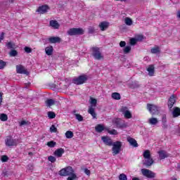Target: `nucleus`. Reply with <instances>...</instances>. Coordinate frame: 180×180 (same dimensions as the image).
<instances>
[{
  "label": "nucleus",
  "instance_id": "2f4dec72",
  "mask_svg": "<svg viewBox=\"0 0 180 180\" xmlns=\"http://www.w3.org/2000/svg\"><path fill=\"white\" fill-rule=\"evenodd\" d=\"M66 139H72L74 137V132L71 131H68L65 132Z\"/></svg>",
  "mask_w": 180,
  "mask_h": 180
},
{
  "label": "nucleus",
  "instance_id": "bf43d9fd",
  "mask_svg": "<svg viewBox=\"0 0 180 180\" xmlns=\"http://www.w3.org/2000/svg\"><path fill=\"white\" fill-rule=\"evenodd\" d=\"M162 127H163V129H167L168 124H167V123H163Z\"/></svg>",
  "mask_w": 180,
  "mask_h": 180
},
{
  "label": "nucleus",
  "instance_id": "f8f14e48",
  "mask_svg": "<svg viewBox=\"0 0 180 180\" xmlns=\"http://www.w3.org/2000/svg\"><path fill=\"white\" fill-rule=\"evenodd\" d=\"M120 112L123 113L125 119H131V112H129V108L127 107L122 106L120 108Z\"/></svg>",
  "mask_w": 180,
  "mask_h": 180
},
{
  "label": "nucleus",
  "instance_id": "c03bdc74",
  "mask_svg": "<svg viewBox=\"0 0 180 180\" xmlns=\"http://www.w3.org/2000/svg\"><path fill=\"white\" fill-rule=\"evenodd\" d=\"M120 180H127V176L124 174H120L119 176Z\"/></svg>",
  "mask_w": 180,
  "mask_h": 180
},
{
  "label": "nucleus",
  "instance_id": "f3484780",
  "mask_svg": "<svg viewBox=\"0 0 180 180\" xmlns=\"http://www.w3.org/2000/svg\"><path fill=\"white\" fill-rule=\"evenodd\" d=\"M48 41L52 44H56V43H60L61 38L58 37H50L48 38Z\"/></svg>",
  "mask_w": 180,
  "mask_h": 180
},
{
  "label": "nucleus",
  "instance_id": "e433bc0d",
  "mask_svg": "<svg viewBox=\"0 0 180 180\" xmlns=\"http://www.w3.org/2000/svg\"><path fill=\"white\" fill-rule=\"evenodd\" d=\"M149 123L150 124H157V123H158V120L155 117L150 118Z\"/></svg>",
  "mask_w": 180,
  "mask_h": 180
},
{
  "label": "nucleus",
  "instance_id": "49530a36",
  "mask_svg": "<svg viewBox=\"0 0 180 180\" xmlns=\"http://www.w3.org/2000/svg\"><path fill=\"white\" fill-rule=\"evenodd\" d=\"M48 160L50 161V162L53 163V162H56V161H57V159L54 156H49L48 158Z\"/></svg>",
  "mask_w": 180,
  "mask_h": 180
},
{
  "label": "nucleus",
  "instance_id": "5fc2aeb1",
  "mask_svg": "<svg viewBox=\"0 0 180 180\" xmlns=\"http://www.w3.org/2000/svg\"><path fill=\"white\" fill-rule=\"evenodd\" d=\"M25 124H27V122L25 120H22L20 122V126H25Z\"/></svg>",
  "mask_w": 180,
  "mask_h": 180
},
{
  "label": "nucleus",
  "instance_id": "a18cd8bd",
  "mask_svg": "<svg viewBox=\"0 0 180 180\" xmlns=\"http://www.w3.org/2000/svg\"><path fill=\"white\" fill-rule=\"evenodd\" d=\"M1 160L2 162H7V161L9 160V158L7 155H2Z\"/></svg>",
  "mask_w": 180,
  "mask_h": 180
},
{
  "label": "nucleus",
  "instance_id": "7c9ffc66",
  "mask_svg": "<svg viewBox=\"0 0 180 180\" xmlns=\"http://www.w3.org/2000/svg\"><path fill=\"white\" fill-rule=\"evenodd\" d=\"M124 23L127 25V26H131L133 25V20L129 17H127L124 18Z\"/></svg>",
  "mask_w": 180,
  "mask_h": 180
},
{
  "label": "nucleus",
  "instance_id": "09e8293b",
  "mask_svg": "<svg viewBox=\"0 0 180 180\" xmlns=\"http://www.w3.org/2000/svg\"><path fill=\"white\" fill-rule=\"evenodd\" d=\"M25 53H32V49L29 46H25Z\"/></svg>",
  "mask_w": 180,
  "mask_h": 180
},
{
  "label": "nucleus",
  "instance_id": "ddd939ff",
  "mask_svg": "<svg viewBox=\"0 0 180 180\" xmlns=\"http://www.w3.org/2000/svg\"><path fill=\"white\" fill-rule=\"evenodd\" d=\"M174 103H176V97L173 94L169 98L168 100L167 105L169 109H172V108H174Z\"/></svg>",
  "mask_w": 180,
  "mask_h": 180
},
{
  "label": "nucleus",
  "instance_id": "69168bd1",
  "mask_svg": "<svg viewBox=\"0 0 180 180\" xmlns=\"http://www.w3.org/2000/svg\"><path fill=\"white\" fill-rule=\"evenodd\" d=\"M121 47H124V46H121Z\"/></svg>",
  "mask_w": 180,
  "mask_h": 180
},
{
  "label": "nucleus",
  "instance_id": "6e6d98bb",
  "mask_svg": "<svg viewBox=\"0 0 180 180\" xmlns=\"http://www.w3.org/2000/svg\"><path fill=\"white\" fill-rule=\"evenodd\" d=\"M94 32H95V29L92 27H89V33H94Z\"/></svg>",
  "mask_w": 180,
  "mask_h": 180
},
{
  "label": "nucleus",
  "instance_id": "052dcab7",
  "mask_svg": "<svg viewBox=\"0 0 180 180\" xmlns=\"http://www.w3.org/2000/svg\"><path fill=\"white\" fill-rule=\"evenodd\" d=\"M177 18L180 19V10L177 11Z\"/></svg>",
  "mask_w": 180,
  "mask_h": 180
},
{
  "label": "nucleus",
  "instance_id": "4c0bfd02",
  "mask_svg": "<svg viewBox=\"0 0 180 180\" xmlns=\"http://www.w3.org/2000/svg\"><path fill=\"white\" fill-rule=\"evenodd\" d=\"M48 117L49 119H55L56 118V112L53 111L48 112Z\"/></svg>",
  "mask_w": 180,
  "mask_h": 180
},
{
  "label": "nucleus",
  "instance_id": "58836bf2",
  "mask_svg": "<svg viewBox=\"0 0 180 180\" xmlns=\"http://www.w3.org/2000/svg\"><path fill=\"white\" fill-rule=\"evenodd\" d=\"M10 56L11 57H16V56H18V51L15 50V49H12L10 53Z\"/></svg>",
  "mask_w": 180,
  "mask_h": 180
},
{
  "label": "nucleus",
  "instance_id": "b1692460",
  "mask_svg": "<svg viewBox=\"0 0 180 180\" xmlns=\"http://www.w3.org/2000/svg\"><path fill=\"white\" fill-rule=\"evenodd\" d=\"M173 117H178L180 116V108L174 107L172 111Z\"/></svg>",
  "mask_w": 180,
  "mask_h": 180
},
{
  "label": "nucleus",
  "instance_id": "4d7b16f0",
  "mask_svg": "<svg viewBox=\"0 0 180 180\" xmlns=\"http://www.w3.org/2000/svg\"><path fill=\"white\" fill-rule=\"evenodd\" d=\"M6 46H15V42L11 41L6 44Z\"/></svg>",
  "mask_w": 180,
  "mask_h": 180
},
{
  "label": "nucleus",
  "instance_id": "864d4df0",
  "mask_svg": "<svg viewBox=\"0 0 180 180\" xmlns=\"http://www.w3.org/2000/svg\"><path fill=\"white\" fill-rule=\"evenodd\" d=\"M2 95H4V94L0 91V106L2 105V101H4V98H2Z\"/></svg>",
  "mask_w": 180,
  "mask_h": 180
},
{
  "label": "nucleus",
  "instance_id": "de8ad7c7",
  "mask_svg": "<svg viewBox=\"0 0 180 180\" xmlns=\"http://www.w3.org/2000/svg\"><path fill=\"white\" fill-rule=\"evenodd\" d=\"M75 179H77V174H75V173L73 174H70V176L67 179V180H75Z\"/></svg>",
  "mask_w": 180,
  "mask_h": 180
},
{
  "label": "nucleus",
  "instance_id": "1a4fd4ad",
  "mask_svg": "<svg viewBox=\"0 0 180 180\" xmlns=\"http://www.w3.org/2000/svg\"><path fill=\"white\" fill-rule=\"evenodd\" d=\"M5 144L6 147H16L18 146V140L13 139L11 136H8L5 139Z\"/></svg>",
  "mask_w": 180,
  "mask_h": 180
},
{
  "label": "nucleus",
  "instance_id": "a878e982",
  "mask_svg": "<svg viewBox=\"0 0 180 180\" xmlns=\"http://www.w3.org/2000/svg\"><path fill=\"white\" fill-rule=\"evenodd\" d=\"M150 53H152V54H160V53H161V49L160 46H155L151 49Z\"/></svg>",
  "mask_w": 180,
  "mask_h": 180
},
{
  "label": "nucleus",
  "instance_id": "ea45409f",
  "mask_svg": "<svg viewBox=\"0 0 180 180\" xmlns=\"http://www.w3.org/2000/svg\"><path fill=\"white\" fill-rule=\"evenodd\" d=\"M75 116L78 122H82L84 120V117L80 114H75Z\"/></svg>",
  "mask_w": 180,
  "mask_h": 180
},
{
  "label": "nucleus",
  "instance_id": "aec40b11",
  "mask_svg": "<svg viewBox=\"0 0 180 180\" xmlns=\"http://www.w3.org/2000/svg\"><path fill=\"white\" fill-rule=\"evenodd\" d=\"M65 150L64 148H60L54 151V155L56 157H58V158H60V157H63V155L64 154Z\"/></svg>",
  "mask_w": 180,
  "mask_h": 180
},
{
  "label": "nucleus",
  "instance_id": "f03ea898",
  "mask_svg": "<svg viewBox=\"0 0 180 180\" xmlns=\"http://www.w3.org/2000/svg\"><path fill=\"white\" fill-rule=\"evenodd\" d=\"M74 174H75V171H74V169H72V167L71 166L63 168L58 172V174L60 175V176H70Z\"/></svg>",
  "mask_w": 180,
  "mask_h": 180
},
{
  "label": "nucleus",
  "instance_id": "72a5a7b5",
  "mask_svg": "<svg viewBox=\"0 0 180 180\" xmlns=\"http://www.w3.org/2000/svg\"><path fill=\"white\" fill-rule=\"evenodd\" d=\"M0 120H1V122H6V120H8V115L1 113L0 115Z\"/></svg>",
  "mask_w": 180,
  "mask_h": 180
},
{
  "label": "nucleus",
  "instance_id": "dca6fc26",
  "mask_svg": "<svg viewBox=\"0 0 180 180\" xmlns=\"http://www.w3.org/2000/svg\"><path fill=\"white\" fill-rule=\"evenodd\" d=\"M98 27L100 30H101V32H105V30H106L108 27H109V22L106 21H103L99 23Z\"/></svg>",
  "mask_w": 180,
  "mask_h": 180
},
{
  "label": "nucleus",
  "instance_id": "a19ab883",
  "mask_svg": "<svg viewBox=\"0 0 180 180\" xmlns=\"http://www.w3.org/2000/svg\"><path fill=\"white\" fill-rule=\"evenodd\" d=\"M6 67V62L0 60V70H4Z\"/></svg>",
  "mask_w": 180,
  "mask_h": 180
},
{
  "label": "nucleus",
  "instance_id": "412c9836",
  "mask_svg": "<svg viewBox=\"0 0 180 180\" xmlns=\"http://www.w3.org/2000/svg\"><path fill=\"white\" fill-rule=\"evenodd\" d=\"M147 71L148 72V75L150 77H154V74L155 72V70L153 65H150L147 68Z\"/></svg>",
  "mask_w": 180,
  "mask_h": 180
},
{
  "label": "nucleus",
  "instance_id": "4468645a",
  "mask_svg": "<svg viewBox=\"0 0 180 180\" xmlns=\"http://www.w3.org/2000/svg\"><path fill=\"white\" fill-rule=\"evenodd\" d=\"M101 140L105 146H108L109 147L113 146V141H112V139L109 136H102Z\"/></svg>",
  "mask_w": 180,
  "mask_h": 180
},
{
  "label": "nucleus",
  "instance_id": "9d476101",
  "mask_svg": "<svg viewBox=\"0 0 180 180\" xmlns=\"http://www.w3.org/2000/svg\"><path fill=\"white\" fill-rule=\"evenodd\" d=\"M141 172L146 178H155V173L148 169H142Z\"/></svg>",
  "mask_w": 180,
  "mask_h": 180
},
{
  "label": "nucleus",
  "instance_id": "39448f33",
  "mask_svg": "<svg viewBox=\"0 0 180 180\" xmlns=\"http://www.w3.org/2000/svg\"><path fill=\"white\" fill-rule=\"evenodd\" d=\"M146 40V37L143 34H136L134 37H132L129 39V43L131 46H134L137 44V43H140Z\"/></svg>",
  "mask_w": 180,
  "mask_h": 180
},
{
  "label": "nucleus",
  "instance_id": "cd10ccee",
  "mask_svg": "<svg viewBox=\"0 0 180 180\" xmlns=\"http://www.w3.org/2000/svg\"><path fill=\"white\" fill-rule=\"evenodd\" d=\"M88 112L92 116L93 119H96V112H95V108L90 107Z\"/></svg>",
  "mask_w": 180,
  "mask_h": 180
},
{
  "label": "nucleus",
  "instance_id": "bb28decb",
  "mask_svg": "<svg viewBox=\"0 0 180 180\" xmlns=\"http://www.w3.org/2000/svg\"><path fill=\"white\" fill-rule=\"evenodd\" d=\"M95 130L97 131V133H102L103 130H105V127L101 124H98L96 126Z\"/></svg>",
  "mask_w": 180,
  "mask_h": 180
},
{
  "label": "nucleus",
  "instance_id": "f257e3e1",
  "mask_svg": "<svg viewBox=\"0 0 180 180\" xmlns=\"http://www.w3.org/2000/svg\"><path fill=\"white\" fill-rule=\"evenodd\" d=\"M92 56L94 60H105V57L102 55V52L101 51V49L98 46L91 47Z\"/></svg>",
  "mask_w": 180,
  "mask_h": 180
},
{
  "label": "nucleus",
  "instance_id": "4be33fe9",
  "mask_svg": "<svg viewBox=\"0 0 180 180\" xmlns=\"http://www.w3.org/2000/svg\"><path fill=\"white\" fill-rule=\"evenodd\" d=\"M158 154L160 160H165V158H168V157H169V155L165 152V150H160L158 151Z\"/></svg>",
  "mask_w": 180,
  "mask_h": 180
},
{
  "label": "nucleus",
  "instance_id": "c9c22d12",
  "mask_svg": "<svg viewBox=\"0 0 180 180\" xmlns=\"http://www.w3.org/2000/svg\"><path fill=\"white\" fill-rule=\"evenodd\" d=\"M108 133H109V134H111L112 136H117V134H119V132H117V131L116 129H112V130H107Z\"/></svg>",
  "mask_w": 180,
  "mask_h": 180
},
{
  "label": "nucleus",
  "instance_id": "0eeeda50",
  "mask_svg": "<svg viewBox=\"0 0 180 180\" xmlns=\"http://www.w3.org/2000/svg\"><path fill=\"white\" fill-rule=\"evenodd\" d=\"M86 81H88V76L85 75L72 79V83L75 85H82V84H85Z\"/></svg>",
  "mask_w": 180,
  "mask_h": 180
},
{
  "label": "nucleus",
  "instance_id": "0e129e2a",
  "mask_svg": "<svg viewBox=\"0 0 180 180\" xmlns=\"http://www.w3.org/2000/svg\"><path fill=\"white\" fill-rule=\"evenodd\" d=\"M9 47H10V49H12V47H13V46H10Z\"/></svg>",
  "mask_w": 180,
  "mask_h": 180
},
{
  "label": "nucleus",
  "instance_id": "f704fd0d",
  "mask_svg": "<svg viewBox=\"0 0 180 180\" xmlns=\"http://www.w3.org/2000/svg\"><path fill=\"white\" fill-rule=\"evenodd\" d=\"M57 144V143L54 142V141H51L47 142L46 146H48V147H50L51 148H53L54 147H56V145Z\"/></svg>",
  "mask_w": 180,
  "mask_h": 180
},
{
  "label": "nucleus",
  "instance_id": "2eb2a0df",
  "mask_svg": "<svg viewBox=\"0 0 180 180\" xmlns=\"http://www.w3.org/2000/svg\"><path fill=\"white\" fill-rule=\"evenodd\" d=\"M16 72L17 74H25L26 75L29 74V72L22 65H16Z\"/></svg>",
  "mask_w": 180,
  "mask_h": 180
},
{
  "label": "nucleus",
  "instance_id": "a211bd4d",
  "mask_svg": "<svg viewBox=\"0 0 180 180\" xmlns=\"http://www.w3.org/2000/svg\"><path fill=\"white\" fill-rule=\"evenodd\" d=\"M127 141L128 143H129L130 146H131V147H134L135 148H137V147H139V143H137V141H136V139H134V138L131 137H128L127 138Z\"/></svg>",
  "mask_w": 180,
  "mask_h": 180
},
{
  "label": "nucleus",
  "instance_id": "680f3d73",
  "mask_svg": "<svg viewBox=\"0 0 180 180\" xmlns=\"http://www.w3.org/2000/svg\"><path fill=\"white\" fill-rule=\"evenodd\" d=\"M132 180H140V179H139V177H134Z\"/></svg>",
  "mask_w": 180,
  "mask_h": 180
},
{
  "label": "nucleus",
  "instance_id": "423d86ee",
  "mask_svg": "<svg viewBox=\"0 0 180 180\" xmlns=\"http://www.w3.org/2000/svg\"><path fill=\"white\" fill-rule=\"evenodd\" d=\"M112 155H117L122 150V141H116L115 142L112 143Z\"/></svg>",
  "mask_w": 180,
  "mask_h": 180
},
{
  "label": "nucleus",
  "instance_id": "6ab92c4d",
  "mask_svg": "<svg viewBox=\"0 0 180 180\" xmlns=\"http://www.w3.org/2000/svg\"><path fill=\"white\" fill-rule=\"evenodd\" d=\"M49 6L47 5H44V6H41L38 8V9L37 10V12H38L39 13H46L47 12V11H49Z\"/></svg>",
  "mask_w": 180,
  "mask_h": 180
},
{
  "label": "nucleus",
  "instance_id": "473e14b6",
  "mask_svg": "<svg viewBox=\"0 0 180 180\" xmlns=\"http://www.w3.org/2000/svg\"><path fill=\"white\" fill-rule=\"evenodd\" d=\"M130 51H131V46H127L123 49L124 54H129Z\"/></svg>",
  "mask_w": 180,
  "mask_h": 180
},
{
  "label": "nucleus",
  "instance_id": "e2e57ef3",
  "mask_svg": "<svg viewBox=\"0 0 180 180\" xmlns=\"http://www.w3.org/2000/svg\"><path fill=\"white\" fill-rule=\"evenodd\" d=\"M9 2H13V0H9Z\"/></svg>",
  "mask_w": 180,
  "mask_h": 180
},
{
  "label": "nucleus",
  "instance_id": "393cba45",
  "mask_svg": "<svg viewBox=\"0 0 180 180\" xmlns=\"http://www.w3.org/2000/svg\"><path fill=\"white\" fill-rule=\"evenodd\" d=\"M49 25L53 29H59L60 27V24L58 23V22H57V20H51L49 22Z\"/></svg>",
  "mask_w": 180,
  "mask_h": 180
},
{
  "label": "nucleus",
  "instance_id": "603ef678",
  "mask_svg": "<svg viewBox=\"0 0 180 180\" xmlns=\"http://www.w3.org/2000/svg\"><path fill=\"white\" fill-rule=\"evenodd\" d=\"M84 174H86V175H91V170L88 169H84Z\"/></svg>",
  "mask_w": 180,
  "mask_h": 180
},
{
  "label": "nucleus",
  "instance_id": "8fccbe9b",
  "mask_svg": "<svg viewBox=\"0 0 180 180\" xmlns=\"http://www.w3.org/2000/svg\"><path fill=\"white\" fill-rule=\"evenodd\" d=\"M162 123H167V115H162Z\"/></svg>",
  "mask_w": 180,
  "mask_h": 180
},
{
  "label": "nucleus",
  "instance_id": "9b49d317",
  "mask_svg": "<svg viewBox=\"0 0 180 180\" xmlns=\"http://www.w3.org/2000/svg\"><path fill=\"white\" fill-rule=\"evenodd\" d=\"M147 109L151 115H158V107L153 104H147Z\"/></svg>",
  "mask_w": 180,
  "mask_h": 180
},
{
  "label": "nucleus",
  "instance_id": "c85d7f7f",
  "mask_svg": "<svg viewBox=\"0 0 180 180\" xmlns=\"http://www.w3.org/2000/svg\"><path fill=\"white\" fill-rule=\"evenodd\" d=\"M111 97L112 98V99H115V101H120L121 99V96H120V94L117 93V92H114L111 94Z\"/></svg>",
  "mask_w": 180,
  "mask_h": 180
},
{
  "label": "nucleus",
  "instance_id": "20e7f679",
  "mask_svg": "<svg viewBox=\"0 0 180 180\" xmlns=\"http://www.w3.org/2000/svg\"><path fill=\"white\" fill-rule=\"evenodd\" d=\"M112 123L116 126L117 129H126L127 127V124L124 122V120L121 118L113 119Z\"/></svg>",
  "mask_w": 180,
  "mask_h": 180
},
{
  "label": "nucleus",
  "instance_id": "5701e85b",
  "mask_svg": "<svg viewBox=\"0 0 180 180\" xmlns=\"http://www.w3.org/2000/svg\"><path fill=\"white\" fill-rule=\"evenodd\" d=\"M53 51H54V49L53 48V46H46L45 48V53L46 56H53Z\"/></svg>",
  "mask_w": 180,
  "mask_h": 180
},
{
  "label": "nucleus",
  "instance_id": "c756f323",
  "mask_svg": "<svg viewBox=\"0 0 180 180\" xmlns=\"http://www.w3.org/2000/svg\"><path fill=\"white\" fill-rule=\"evenodd\" d=\"M46 106H48L49 108H51V106H53V105L56 104V101H54V100L51 98H49L46 101Z\"/></svg>",
  "mask_w": 180,
  "mask_h": 180
},
{
  "label": "nucleus",
  "instance_id": "7ed1b4c3",
  "mask_svg": "<svg viewBox=\"0 0 180 180\" xmlns=\"http://www.w3.org/2000/svg\"><path fill=\"white\" fill-rule=\"evenodd\" d=\"M143 158L146 160L143 163L146 167H151L152 164H154V160L151 158V153L150 150H146L143 152Z\"/></svg>",
  "mask_w": 180,
  "mask_h": 180
},
{
  "label": "nucleus",
  "instance_id": "3c124183",
  "mask_svg": "<svg viewBox=\"0 0 180 180\" xmlns=\"http://www.w3.org/2000/svg\"><path fill=\"white\" fill-rule=\"evenodd\" d=\"M4 39H5V33L4 32H1L0 34V41H2V40H4Z\"/></svg>",
  "mask_w": 180,
  "mask_h": 180
},
{
  "label": "nucleus",
  "instance_id": "6e6552de",
  "mask_svg": "<svg viewBox=\"0 0 180 180\" xmlns=\"http://www.w3.org/2000/svg\"><path fill=\"white\" fill-rule=\"evenodd\" d=\"M84 29L82 28H70L68 30L67 34L69 36H79L84 34Z\"/></svg>",
  "mask_w": 180,
  "mask_h": 180
},
{
  "label": "nucleus",
  "instance_id": "37998d69",
  "mask_svg": "<svg viewBox=\"0 0 180 180\" xmlns=\"http://www.w3.org/2000/svg\"><path fill=\"white\" fill-rule=\"evenodd\" d=\"M50 131H51V133H57V127H56V125L52 124L51 126Z\"/></svg>",
  "mask_w": 180,
  "mask_h": 180
},
{
  "label": "nucleus",
  "instance_id": "13d9d810",
  "mask_svg": "<svg viewBox=\"0 0 180 180\" xmlns=\"http://www.w3.org/2000/svg\"><path fill=\"white\" fill-rule=\"evenodd\" d=\"M120 46H126V41H122L120 43Z\"/></svg>",
  "mask_w": 180,
  "mask_h": 180
},
{
  "label": "nucleus",
  "instance_id": "79ce46f5",
  "mask_svg": "<svg viewBox=\"0 0 180 180\" xmlns=\"http://www.w3.org/2000/svg\"><path fill=\"white\" fill-rule=\"evenodd\" d=\"M91 105L92 106H96V103H98V100L96 98H91V101H90Z\"/></svg>",
  "mask_w": 180,
  "mask_h": 180
}]
</instances>
